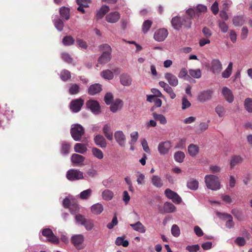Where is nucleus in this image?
<instances>
[{
	"instance_id": "41",
	"label": "nucleus",
	"mask_w": 252,
	"mask_h": 252,
	"mask_svg": "<svg viewBox=\"0 0 252 252\" xmlns=\"http://www.w3.org/2000/svg\"><path fill=\"white\" fill-rule=\"evenodd\" d=\"M109 10V7L107 5H103L97 11L96 16L97 19L102 18Z\"/></svg>"
},
{
	"instance_id": "42",
	"label": "nucleus",
	"mask_w": 252,
	"mask_h": 252,
	"mask_svg": "<svg viewBox=\"0 0 252 252\" xmlns=\"http://www.w3.org/2000/svg\"><path fill=\"white\" fill-rule=\"evenodd\" d=\"M189 75L195 79H199L201 77L202 73L200 69H190L189 70Z\"/></svg>"
},
{
	"instance_id": "46",
	"label": "nucleus",
	"mask_w": 252,
	"mask_h": 252,
	"mask_svg": "<svg viewBox=\"0 0 252 252\" xmlns=\"http://www.w3.org/2000/svg\"><path fill=\"white\" fill-rule=\"evenodd\" d=\"M54 25L55 28L59 31H62L64 27V24L62 20L60 18H57L53 20Z\"/></svg>"
},
{
	"instance_id": "60",
	"label": "nucleus",
	"mask_w": 252,
	"mask_h": 252,
	"mask_svg": "<svg viewBox=\"0 0 252 252\" xmlns=\"http://www.w3.org/2000/svg\"><path fill=\"white\" fill-rule=\"evenodd\" d=\"M222 9L228 11L231 7L232 2L231 0H223L222 1Z\"/></svg>"
},
{
	"instance_id": "9",
	"label": "nucleus",
	"mask_w": 252,
	"mask_h": 252,
	"mask_svg": "<svg viewBox=\"0 0 252 252\" xmlns=\"http://www.w3.org/2000/svg\"><path fill=\"white\" fill-rule=\"evenodd\" d=\"M165 195L171 200L175 204H180L182 200L181 197L175 192L169 189H167L164 191Z\"/></svg>"
},
{
	"instance_id": "27",
	"label": "nucleus",
	"mask_w": 252,
	"mask_h": 252,
	"mask_svg": "<svg viewBox=\"0 0 252 252\" xmlns=\"http://www.w3.org/2000/svg\"><path fill=\"white\" fill-rule=\"evenodd\" d=\"M103 205L99 203H95L91 207V211L92 213L94 215H99L103 211Z\"/></svg>"
},
{
	"instance_id": "62",
	"label": "nucleus",
	"mask_w": 252,
	"mask_h": 252,
	"mask_svg": "<svg viewBox=\"0 0 252 252\" xmlns=\"http://www.w3.org/2000/svg\"><path fill=\"white\" fill-rule=\"evenodd\" d=\"M76 44L78 47L82 49H86L88 48V45L87 43L83 39L77 38Z\"/></svg>"
},
{
	"instance_id": "13",
	"label": "nucleus",
	"mask_w": 252,
	"mask_h": 252,
	"mask_svg": "<svg viewBox=\"0 0 252 252\" xmlns=\"http://www.w3.org/2000/svg\"><path fill=\"white\" fill-rule=\"evenodd\" d=\"M168 34V31L166 29L162 28L157 30L154 34V39L158 42L164 41Z\"/></svg>"
},
{
	"instance_id": "26",
	"label": "nucleus",
	"mask_w": 252,
	"mask_h": 252,
	"mask_svg": "<svg viewBox=\"0 0 252 252\" xmlns=\"http://www.w3.org/2000/svg\"><path fill=\"white\" fill-rule=\"evenodd\" d=\"M198 181L194 178H190L188 180L187 183V187L189 189L196 190L198 188Z\"/></svg>"
},
{
	"instance_id": "59",
	"label": "nucleus",
	"mask_w": 252,
	"mask_h": 252,
	"mask_svg": "<svg viewBox=\"0 0 252 252\" xmlns=\"http://www.w3.org/2000/svg\"><path fill=\"white\" fill-rule=\"evenodd\" d=\"M130 140L129 142V145L135 144L138 138V133L137 131H134L130 133Z\"/></svg>"
},
{
	"instance_id": "30",
	"label": "nucleus",
	"mask_w": 252,
	"mask_h": 252,
	"mask_svg": "<svg viewBox=\"0 0 252 252\" xmlns=\"http://www.w3.org/2000/svg\"><path fill=\"white\" fill-rule=\"evenodd\" d=\"M151 182L152 185L157 188H160L163 186V182L161 178L158 175H153L151 178Z\"/></svg>"
},
{
	"instance_id": "32",
	"label": "nucleus",
	"mask_w": 252,
	"mask_h": 252,
	"mask_svg": "<svg viewBox=\"0 0 252 252\" xmlns=\"http://www.w3.org/2000/svg\"><path fill=\"white\" fill-rule=\"evenodd\" d=\"M111 59V53L102 52L98 60V62L101 64H105L109 62Z\"/></svg>"
},
{
	"instance_id": "57",
	"label": "nucleus",
	"mask_w": 252,
	"mask_h": 252,
	"mask_svg": "<svg viewBox=\"0 0 252 252\" xmlns=\"http://www.w3.org/2000/svg\"><path fill=\"white\" fill-rule=\"evenodd\" d=\"M152 24V21L149 20H146L144 22L142 25V31L144 33H146L149 30Z\"/></svg>"
},
{
	"instance_id": "18",
	"label": "nucleus",
	"mask_w": 252,
	"mask_h": 252,
	"mask_svg": "<svg viewBox=\"0 0 252 252\" xmlns=\"http://www.w3.org/2000/svg\"><path fill=\"white\" fill-rule=\"evenodd\" d=\"M106 20L110 23L117 22L120 18V14L117 11L112 12L106 16Z\"/></svg>"
},
{
	"instance_id": "36",
	"label": "nucleus",
	"mask_w": 252,
	"mask_h": 252,
	"mask_svg": "<svg viewBox=\"0 0 252 252\" xmlns=\"http://www.w3.org/2000/svg\"><path fill=\"white\" fill-rule=\"evenodd\" d=\"M60 14L63 19L67 20L70 18V9L68 7L63 6L60 9Z\"/></svg>"
},
{
	"instance_id": "51",
	"label": "nucleus",
	"mask_w": 252,
	"mask_h": 252,
	"mask_svg": "<svg viewBox=\"0 0 252 252\" xmlns=\"http://www.w3.org/2000/svg\"><path fill=\"white\" fill-rule=\"evenodd\" d=\"M60 77L62 80L66 81L71 78L70 72L67 70L63 69L61 72Z\"/></svg>"
},
{
	"instance_id": "29",
	"label": "nucleus",
	"mask_w": 252,
	"mask_h": 252,
	"mask_svg": "<svg viewBox=\"0 0 252 252\" xmlns=\"http://www.w3.org/2000/svg\"><path fill=\"white\" fill-rule=\"evenodd\" d=\"M102 90L101 85L99 84L92 85L88 89V93L91 95H95Z\"/></svg>"
},
{
	"instance_id": "1",
	"label": "nucleus",
	"mask_w": 252,
	"mask_h": 252,
	"mask_svg": "<svg viewBox=\"0 0 252 252\" xmlns=\"http://www.w3.org/2000/svg\"><path fill=\"white\" fill-rule=\"evenodd\" d=\"M171 23L173 28L177 31L180 30L182 27L189 29L191 27L192 24L190 17L184 16L182 17L176 16L173 17Z\"/></svg>"
},
{
	"instance_id": "53",
	"label": "nucleus",
	"mask_w": 252,
	"mask_h": 252,
	"mask_svg": "<svg viewBox=\"0 0 252 252\" xmlns=\"http://www.w3.org/2000/svg\"><path fill=\"white\" fill-rule=\"evenodd\" d=\"M101 75L103 78L107 80H111L114 77L113 73L108 69L103 71Z\"/></svg>"
},
{
	"instance_id": "2",
	"label": "nucleus",
	"mask_w": 252,
	"mask_h": 252,
	"mask_svg": "<svg viewBox=\"0 0 252 252\" xmlns=\"http://www.w3.org/2000/svg\"><path fill=\"white\" fill-rule=\"evenodd\" d=\"M204 180L208 189L212 190H218L220 189V183L218 176L212 174L206 175Z\"/></svg>"
},
{
	"instance_id": "22",
	"label": "nucleus",
	"mask_w": 252,
	"mask_h": 252,
	"mask_svg": "<svg viewBox=\"0 0 252 252\" xmlns=\"http://www.w3.org/2000/svg\"><path fill=\"white\" fill-rule=\"evenodd\" d=\"M123 105V101L120 99H117L113 103H111L110 110L113 113H115L120 110L122 108Z\"/></svg>"
},
{
	"instance_id": "15",
	"label": "nucleus",
	"mask_w": 252,
	"mask_h": 252,
	"mask_svg": "<svg viewBox=\"0 0 252 252\" xmlns=\"http://www.w3.org/2000/svg\"><path fill=\"white\" fill-rule=\"evenodd\" d=\"M94 140L95 145L101 148H105L107 146L106 140L102 135H96L94 137Z\"/></svg>"
},
{
	"instance_id": "23",
	"label": "nucleus",
	"mask_w": 252,
	"mask_h": 252,
	"mask_svg": "<svg viewBox=\"0 0 252 252\" xmlns=\"http://www.w3.org/2000/svg\"><path fill=\"white\" fill-rule=\"evenodd\" d=\"M188 151L190 157H195L199 153V148L196 145L191 144L188 147Z\"/></svg>"
},
{
	"instance_id": "49",
	"label": "nucleus",
	"mask_w": 252,
	"mask_h": 252,
	"mask_svg": "<svg viewBox=\"0 0 252 252\" xmlns=\"http://www.w3.org/2000/svg\"><path fill=\"white\" fill-rule=\"evenodd\" d=\"M85 229L88 231L93 229L94 227V221L91 219H86L83 224Z\"/></svg>"
},
{
	"instance_id": "6",
	"label": "nucleus",
	"mask_w": 252,
	"mask_h": 252,
	"mask_svg": "<svg viewBox=\"0 0 252 252\" xmlns=\"http://www.w3.org/2000/svg\"><path fill=\"white\" fill-rule=\"evenodd\" d=\"M42 235L46 237L48 240L52 243L57 244L59 243V239L54 234L52 230L50 228L43 229Z\"/></svg>"
},
{
	"instance_id": "31",
	"label": "nucleus",
	"mask_w": 252,
	"mask_h": 252,
	"mask_svg": "<svg viewBox=\"0 0 252 252\" xmlns=\"http://www.w3.org/2000/svg\"><path fill=\"white\" fill-rule=\"evenodd\" d=\"M129 225L133 230L141 233H144L146 231L145 227L140 221H137L135 223L130 224Z\"/></svg>"
},
{
	"instance_id": "3",
	"label": "nucleus",
	"mask_w": 252,
	"mask_h": 252,
	"mask_svg": "<svg viewBox=\"0 0 252 252\" xmlns=\"http://www.w3.org/2000/svg\"><path fill=\"white\" fill-rule=\"evenodd\" d=\"M84 132V128L81 125L75 124L71 125L70 134L74 140L80 141Z\"/></svg>"
},
{
	"instance_id": "25",
	"label": "nucleus",
	"mask_w": 252,
	"mask_h": 252,
	"mask_svg": "<svg viewBox=\"0 0 252 252\" xmlns=\"http://www.w3.org/2000/svg\"><path fill=\"white\" fill-rule=\"evenodd\" d=\"M176 208L172 203L169 202H165L163 206L162 213H171L176 211Z\"/></svg>"
},
{
	"instance_id": "8",
	"label": "nucleus",
	"mask_w": 252,
	"mask_h": 252,
	"mask_svg": "<svg viewBox=\"0 0 252 252\" xmlns=\"http://www.w3.org/2000/svg\"><path fill=\"white\" fill-rule=\"evenodd\" d=\"M172 147L169 141L160 142L158 146V150L159 154L164 156L167 154Z\"/></svg>"
},
{
	"instance_id": "34",
	"label": "nucleus",
	"mask_w": 252,
	"mask_h": 252,
	"mask_svg": "<svg viewBox=\"0 0 252 252\" xmlns=\"http://www.w3.org/2000/svg\"><path fill=\"white\" fill-rule=\"evenodd\" d=\"M92 155L96 158L101 160L104 158V154L102 151L96 147H93L91 149Z\"/></svg>"
},
{
	"instance_id": "12",
	"label": "nucleus",
	"mask_w": 252,
	"mask_h": 252,
	"mask_svg": "<svg viewBox=\"0 0 252 252\" xmlns=\"http://www.w3.org/2000/svg\"><path fill=\"white\" fill-rule=\"evenodd\" d=\"M84 104V100L81 98L73 100L70 104V108L73 112H78Z\"/></svg>"
},
{
	"instance_id": "58",
	"label": "nucleus",
	"mask_w": 252,
	"mask_h": 252,
	"mask_svg": "<svg viewBox=\"0 0 252 252\" xmlns=\"http://www.w3.org/2000/svg\"><path fill=\"white\" fill-rule=\"evenodd\" d=\"M74 40L71 36H66L63 39V43L64 45L69 46L74 43Z\"/></svg>"
},
{
	"instance_id": "48",
	"label": "nucleus",
	"mask_w": 252,
	"mask_h": 252,
	"mask_svg": "<svg viewBox=\"0 0 252 252\" xmlns=\"http://www.w3.org/2000/svg\"><path fill=\"white\" fill-rule=\"evenodd\" d=\"M115 244L117 246H123L124 247H126L129 245V242L127 240H125L122 237H118L116 238Z\"/></svg>"
},
{
	"instance_id": "54",
	"label": "nucleus",
	"mask_w": 252,
	"mask_h": 252,
	"mask_svg": "<svg viewBox=\"0 0 252 252\" xmlns=\"http://www.w3.org/2000/svg\"><path fill=\"white\" fill-rule=\"evenodd\" d=\"M171 233L174 237H179L181 233L179 227L177 224L172 225L171 229Z\"/></svg>"
},
{
	"instance_id": "61",
	"label": "nucleus",
	"mask_w": 252,
	"mask_h": 252,
	"mask_svg": "<svg viewBox=\"0 0 252 252\" xmlns=\"http://www.w3.org/2000/svg\"><path fill=\"white\" fill-rule=\"evenodd\" d=\"M209 122V121H208V122H202L199 124L198 126V131L199 132H202L204 131H205L207 128H208L209 125L208 123Z\"/></svg>"
},
{
	"instance_id": "64",
	"label": "nucleus",
	"mask_w": 252,
	"mask_h": 252,
	"mask_svg": "<svg viewBox=\"0 0 252 252\" xmlns=\"http://www.w3.org/2000/svg\"><path fill=\"white\" fill-rule=\"evenodd\" d=\"M200 249L198 245H189L186 247V250L189 252H196Z\"/></svg>"
},
{
	"instance_id": "43",
	"label": "nucleus",
	"mask_w": 252,
	"mask_h": 252,
	"mask_svg": "<svg viewBox=\"0 0 252 252\" xmlns=\"http://www.w3.org/2000/svg\"><path fill=\"white\" fill-rule=\"evenodd\" d=\"M92 190L89 189L81 192L79 194V196L82 199L87 200L92 195Z\"/></svg>"
},
{
	"instance_id": "28",
	"label": "nucleus",
	"mask_w": 252,
	"mask_h": 252,
	"mask_svg": "<svg viewBox=\"0 0 252 252\" xmlns=\"http://www.w3.org/2000/svg\"><path fill=\"white\" fill-rule=\"evenodd\" d=\"M132 79L130 75L122 74L120 76V82L124 86H129L131 84Z\"/></svg>"
},
{
	"instance_id": "63",
	"label": "nucleus",
	"mask_w": 252,
	"mask_h": 252,
	"mask_svg": "<svg viewBox=\"0 0 252 252\" xmlns=\"http://www.w3.org/2000/svg\"><path fill=\"white\" fill-rule=\"evenodd\" d=\"M178 77L184 79H188V78L189 77V76L188 75V71L185 68H183L181 69L178 74Z\"/></svg>"
},
{
	"instance_id": "24",
	"label": "nucleus",
	"mask_w": 252,
	"mask_h": 252,
	"mask_svg": "<svg viewBox=\"0 0 252 252\" xmlns=\"http://www.w3.org/2000/svg\"><path fill=\"white\" fill-rule=\"evenodd\" d=\"M243 161V158L239 155L233 156L230 160V166L231 168H233L236 165L242 163Z\"/></svg>"
},
{
	"instance_id": "37",
	"label": "nucleus",
	"mask_w": 252,
	"mask_h": 252,
	"mask_svg": "<svg viewBox=\"0 0 252 252\" xmlns=\"http://www.w3.org/2000/svg\"><path fill=\"white\" fill-rule=\"evenodd\" d=\"M114 193L111 190L106 189L102 192V198L106 201H110L114 197Z\"/></svg>"
},
{
	"instance_id": "20",
	"label": "nucleus",
	"mask_w": 252,
	"mask_h": 252,
	"mask_svg": "<svg viewBox=\"0 0 252 252\" xmlns=\"http://www.w3.org/2000/svg\"><path fill=\"white\" fill-rule=\"evenodd\" d=\"M102 131L108 140L111 141L113 140V134L111 129V126L110 124H105L102 128Z\"/></svg>"
},
{
	"instance_id": "14",
	"label": "nucleus",
	"mask_w": 252,
	"mask_h": 252,
	"mask_svg": "<svg viewBox=\"0 0 252 252\" xmlns=\"http://www.w3.org/2000/svg\"><path fill=\"white\" fill-rule=\"evenodd\" d=\"M213 94V91L212 90L204 91L199 94L197 99L201 102L207 101L211 99Z\"/></svg>"
},
{
	"instance_id": "52",
	"label": "nucleus",
	"mask_w": 252,
	"mask_h": 252,
	"mask_svg": "<svg viewBox=\"0 0 252 252\" xmlns=\"http://www.w3.org/2000/svg\"><path fill=\"white\" fill-rule=\"evenodd\" d=\"M80 86L77 84H72L69 89V93L71 95L78 94L80 92Z\"/></svg>"
},
{
	"instance_id": "7",
	"label": "nucleus",
	"mask_w": 252,
	"mask_h": 252,
	"mask_svg": "<svg viewBox=\"0 0 252 252\" xmlns=\"http://www.w3.org/2000/svg\"><path fill=\"white\" fill-rule=\"evenodd\" d=\"M217 215L220 219L225 221V226L226 228L231 229L234 227L235 223L231 215L226 213H218Z\"/></svg>"
},
{
	"instance_id": "10",
	"label": "nucleus",
	"mask_w": 252,
	"mask_h": 252,
	"mask_svg": "<svg viewBox=\"0 0 252 252\" xmlns=\"http://www.w3.org/2000/svg\"><path fill=\"white\" fill-rule=\"evenodd\" d=\"M86 107L89 109L91 112L95 115H97L100 113V105L98 102L96 100H89L86 102Z\"/></svg>"
},
{
	"instance_id": "11",
	"label": "nucleus",
	"mask_w": 252,
	"mask_h": 252,
	"mask_svg": "<svg viewBox=\"0 0 252 252\" xmlns=\"http://www.w3.org/2000/svg\"><path fill=\"white\" fill-rule=\"evenodd\" d=\"M114 138L118 144L121 147H124L126 143V137L121 130H117L114 133Z\"/></svg>"
},
{
	"instance_id": "16",
	"label": "nucleus",
	"mask_w": 252,
	"mask_h": 252,
	"mask_svg": "<svg viewBox=\"0 0 252 252\" xmlns=\"http://www.w3.org/2000/svg\"><path fill=\"white\" fill-rule=\"evenodd\" d=\"M164 77L169 84L172 87H176L178 84L177 77L171 73H166Z\"/></svg>"
},
{
	"instance_id": "47",
	"label": "nucleus",
	"mask_w": 252,
	"mask_h": 252,
	"mask_svg": "<svg viewBox=\"0 0 252 252\" xmlns=\"http://www.w3.org/2000/svg\"><path fill=\"white\" fill-rule=\"evenodd\" d=\"M153 115L154 119L156 120L159 121L160 124L162 125H165L166 124L167 121L166 118L163 115L154 113H153Z\"/></svg>"
},
{
	"instance_id": "5",
	"label": "nucleus",
	"mask_w": 252,
	"mask_h": 252,
	"mask_svg": "<svg viewBox=\"0 0 252 252\" xmlns=\"http://www.w3.org/2000/svg\"><path fill=\"white\" fill-rule=\"evenodd\" d=\"M71 242L78 250H82L84 247L82 245L84 241V236L82 234L73 235L71 237Z\"/></svg>"
},
{
	"instance_id": "33",
	"label": "nucleus",
	"mask_w": 252,
	"mask_h": 252,
	"mask_svg": "<svg viewBox=\"0 0 252 252\" xmlns=\"http://www.w3.org/2000/svg\"><path fill=\"white\" fill-rule=\"evenodd\" d=\"M61 153L63 155H67L69 153V150L71 148V144L63 141L61 142Z\"/></svg>"
},
{
	"instance_id": "19",
	"label": "nucleus",
	"mask_w": 252,
	"mask_h": 252,
	"mask_svg": "<svg viewBox=\"0 0 252 252\" xmlns=\"http://www.w3.org/2000/svg\"><path fill=\"white\" fill-rule=\"evenodd\" d=\"M212 71L213 73H219L222 69V64L218 59H214L211 63Z\"/></svg>"
},
{
	"instance_id": "38",
	"label": "nucleus",
	"mask_w": 252,
	"mask_h": 252,
	"mask_svg": "<svg viewBox=\"0 0 252 252\" xmlns=\"http://www.w3.org/2000/svg\"><path fill=\"white\" fill-rule=\"evenodd\" d=\"M231 213L239 221H242L244 219V216L241 210L235 208L232 210Z\"/></svg>"
},
{
	"instance_id": "35",
	"label": "nucleus",
	"mask_w": 252,
	"mask_h": 252,
	"mask_svg": "<svg viewBox=\"0 0 252 252\" xmlns=\"http://www.w3.org/2000/svg\"><path fill=\"white\" fill-rule=\"evenodd\" d=\"M74 151L76 153L84 154L87 152V147L85 144L76 143L74 145Z\"/></svg>"
},
{
	"instance_id": "4",
	"label": "nucleus",
	"mask_w": 252,
	"mask_h": 252,
	"mask_svg": "<svg viewBox=\"0 0 252 252\" xmlns=\"http://www.w3.org/2000/svg\"><path fill=\"white\" fill-rule=\"evenodd\" d=\"M66 178L70 181L82 180L84 179L83 172L78 169H71L68 170L66 174Z\"/></svg>"
},
{
	"instance_id": "45",
	"label": "nucleus",
	"mask_w": 252,
	"mask_h": 252,
	"mask_svg": "<svg viewBox=\"0 0 252 252\" xmlns=\"http://www.w3.org/2000/svg\"><path fill=\"white\" fill-rule=\"evenodd\" d=\"M185 158V155L184 152L178 151L174 154V159L176 161L182 163L183 162Z\"/></svg>"
},
{
	"instance_id": "17",
	"label": "nucleus",
	"mask_w": 252,
	"mask_h": 252,
	"mask_svg": "<svg viewBox=\"0 0 252 252\" xmlns=\"http://www.w3.org/2000/svg\"><path fill=\"white\" fill-rule=\"evenodd\" d=\"M222 94L228 102L230 103L233 101L234 95L232 92L227 87H224L222 89Z\"/></svg>"
},
{
	"instance_id": "55",
	"label": "nucleus",
	"mask_w": 252,
	"mask_h": 252,
	"mask_svg": "<svg viewBox=\"0 0 252 252\" xmlns=\"http://www.w3.org/2000/svg\"><path fill=\"white\" fill-rule=\"evenodd\" d=\"M244 105L246 109L249 113L252 112V99L247 98L244 102Z\"/></svg>"
},
{
	"instance_id": "39",
	"label": "nucleus",
	"mask_w": 252,
	"mask_h": 252,
	"mask_svg": "<svg viewBox=\"0 0 252 252\" xmlns=\"http://www.w3.org/2000/svg\"><path fill=\"white\" fill-rule=\"evenodd\" d=\"M215 111L219 117H224L226 113L225 108L221 105H218L215 108Z\"/></svg>"
},
{
	"instance_id": "40",
	"label": "nucleus",
	"mask_w": 252,
	"mask_h": 252,
	"mask_svg": "<svg viewBox=\"0 0 252 252\" xmlns=\"http://www.w3.org/2000/svg\"><path fill=\"white\" fill-rule=\"evenodd\" d=\"M232 21L235 26L240 27L244 24L245 20L242 16H235L233 18Z\"/></svg>"
},
{
	"instance_id": "56",
	"label": "nucleus",
	"mask_w": 252,
	"mask_h": 252,
	"mask_svg": "<svg viewBox=\"0 0 252 252\" xmlns=\"http://www.w3.org/2000/svg\"><path fill=\"white\" fill-rule=\"evenodd\" d=\"M69 210L72 214H75L79 211V207L76 202H72L69 206Z\"/></svg>"
},
{
	"instance_id": "21",
	"label": "nucleus",
	"mask_w": 252,
	"mask_h": 252,
	"mask_svg": "<svg viewBox=\"0 0 252 252\" xmlns=\"http://www.w3.org/2000/svg\"><path fill=\"white\" fill-rule=\"evenodd\" d=\"M85 158L80 155L73 154L71 157V162L76 165H81L83 164Z\"/></svg>"
},
{
	"instance_id": "50",
	"label": "nucleus",
	"mask_w": 252,
	"mask_h": 252,
	"mask_svg": "<svg viewBox=\"0 0 252 252\" xmlns=\"http://www.w3.org/2000/svg\"><path fill=\"white\" fill-rule=\"evenodd\" d=\"M98 175V171L96 169L94 168V167H91L88 169L86 171V176L88 177L91 178H95Z\"/></svg>"
},
{
	"instance_id": "44",
	"label": "nucleus",
	"mask_w": 252,
	"mask_h": 252,
	"mask_svg": "<svg viewBox=\"0 0 252 252\" xmlns=\"http://www.w3.org/2000/svg\"><path fill=\"white\" fill-rule=\"evenodd\" d=\"M232 63L230 62L229 63L227 68L222 73V77L223 78H227L230 76L232 70Z\"/></svg>"
}]
</instances>
